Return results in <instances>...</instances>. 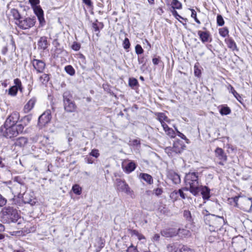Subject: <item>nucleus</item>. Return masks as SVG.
<instances>
[{
	"mask_svg": "<svg viewBox=\"0 0 252 252\" xmlns=\"http://www.w3.org/2000/svg\"><path fill=\"white\" fill-rule=\"evenodd\" d=\"M184 183L186 186L183 189L185 191H189L195 196L199 195V187L201 184L198 172H189L187 173L184 178Z\"/></svg>",
	"mask_w": 252,
	"mask_h": 252,
	"instance_id": "f257e3e1",
	"label": "nucleus"
},
{
	"mask_svg": "<svg viewBox=\"0 0 252 252\" xmlns=\"http://www.w3.org/2000/svg\"><path fill=\"white\" fill-rule=\"evenodd\" d=\"M19 218L17 210L12 207H5L1 211V218L4 223L15 222Z\"/></svg>",
	"mask_w": 252,
	"mask_h": 252,
	"instance_id": "f03ea898",
	"label": "nucleus"
},
{
	"mask_svg": "<svg viewBox=\"0 0 252 252\" xmlns=\"http://www.w3.org/2000/svg\"><path fill=\"white\" fill-rule=\"evenodd\" d=\"M205 223L211 227H215L217 230L220 229V227L225 223V220L222 217L214 215H209L205 219Z\"/></svg>",
	"mask_w": 252,
	"mask_h": 252,
	"instance_id": "7ed1b4c3",
	"label": "nucleus"
},
{
	"mask_svg": "<svg viewBox=\"0 0 252 252\" xmlns=\"http://www.w3.org/2000/svg\"><path fill=\"white\" fill-rule=\"evenodd\" d=\"M5 130L3 136L8 138H11L22 133L24 126L22 124H18L17 126H4Z\"/></svg>",
	"mask_w": 252,
	"mask_h": 252,
	"instance_id": "20e7f679",
	"label": "nucleus"
},
{
	"mask_svg": "<svg viewBox=\"0 0 252 252\" xmlns=\"http://www.w3.org/2000/svg\"><path fill=\"white\" fill-rule=\"evenodd\" d=\"M36 23V19L34 18H23L22 17L16 25L21 29L28 30L33 27Z\"/></svg>",
	"mask_w": 252,
	"mask_h": 252,
	"instance_id": "39448f33",
	"label": "nucleus"
},
{
	"mask_svg": "<svg viewBox=\"0 0 252 252\" xmlns=\"http://www.w3.org/2000/svg\"><path fill=\"white\" fill-rule=\"evenodd\" d=\"M64 109L67 112H73L76 108V106L72 100V97L69 92H65L63 95Z\"/></svg>",
	"mask_w": 252,
	"mask_h": 252,
	"instance_id": "423d86ee",
	"label": "nucleus"
},
{
	"mask_svg": "<svg viewBox=\"0 0 252 252\" xmlns=\"http://www.w3.org/2000/svg\"><path fill=\"white\" fill-rule=\"evenodd\" d=\"M116 189L118 191L124 192L126 194L132 195L133 191L130 189L128 184L125 181L120 179L116 181Z\"/></svg>",
	"mask_w": 252,
	"mask_h": 252,
	"instance_id": "0eeeda50",
	"label": "nucleus"
},
{
	"mask_svg": "<svg viewBox=\"0 0 252 252\" xmlns=\"http://www.w3.org/2000/svg\"><path fill=\"white\" fill-rule=\"evenodd\" d=\"M164 151L169 157H172L176 154L181 153L183 151V148L179 143H174L172 147H166Z\"/></svg>",
	"mask_w": 252,
	"mask_h": 252,
	"instance_id": "6e6552de",
	"label": "nucleus"
},
{
	"mask_svg": "<svg viewBox=\"0 0 252 252\" xmlns=\"http://www.w3.org/2000/svg\"><path fill=\"white\" fill-rule=\"evenodd\" d=\"M232 244L236 252H242L246 249V242L242 237L233 239Z\"/></svg>",
	"mask_w": 252,
	"mask_h": 252,
	"instance_id": "1a4fd4ad",
	"label": "nucleus"
},
{
	"mask_svg": "<svg viewBox=\"0 0 252 252\" xmlns=\"http://www.w3.org/2000/svg\"><path fill=\"white\" fill-rule=\"evenodd\" d=\"M181 232H184V234L187 235L189 234V231L185 229L179 228L177 230L173 228H170L167 230H164L161 231V234L163 236L168 237L176 236L177 234Z\"/></svg>",
	"mask_w": 252,
	"mask_h": 252,
	"instance_id": "9d476101",
	"label": "nucleus"
},
{
	"mask_svg": "<svg viewBox=\"0 0 252 252\" xmlns=\"http://www.w3.org/2000/svg\"><path fill=\"white\" fill-rule=\"evenodd\" d=\"M51 119V113L50 110L45 111L38 118V124L40 126H45Z\"/></svg>",
	"mask_w": 252,
	"mask_h": 252,
	"instance_id": "9b49d317",
	"label": "nucleus"
},
{
	"mask_svg": "<svg viewBox=\"0 0 252 252\" xmlns=\"http://www.w3.org/2000/svg\"><path fill=\"white\" fill-rule=\"evenodd\" d=\"M19 119V114L17 112H13L6 119L4 126H17L16 123Z\"/></svg>",
	"mask_w": 252,
	"mask_h": 252,
	"instance_id": "f8f14e48",
	"label": "nucleus"
},
{
	"mask_svg": "<svg viewBox=\"0 0 252 252\" xmlns=\"http://www.w3.org/2000/svg\"><path fill=\"white\" fill-rule=\"evenodd\" d=\"M33 11L37 17L39 25L43 27L45 25V20L44 18L43 11L39 6H35L33 7Z\"/></svg>",
	"mask_w": 252,
	"mask_h": 252,
	"instance_id": "ddd939ff",
	"label": "nucleus"
},
{
	"mask_svg": "<svg viewBox=\"0 0 252 252\" xmlns=\"http://www.w3.org/2000/svg\"><path fill=\"white\" fill-rule=\"evenodd\" d=\"M32 65L38 73H41L44 70L45 63L42 61L34 59L32 61Z\"/></svg>",
	"mask_w": 252,
	"mask_h": 252,
	"instance_id": "4468645a",
	"label": "nucleus"
},
{
	"mask_svg": "<svg viewBox=\"0 0 252 252\" xmlns=\"http://www.w3.org/2000/svg\"><path fill=\"white\" fill-rule=\"evenodd\" d=\"M201 192L203 200H209L210 198V189L206 186L200 185L199 187V193Z\"/></svg>",
	"mask_w": 252,
	"mask_h": 252,
	"instance_id": "2eb2a0df",
	"label": "nucleus"
},
{
	"mask_svg": "<svg viewBox=\"0 0 252 252\" xmlns=\"http://www.w3.org/2000/svg\"><path fill=\"white\" fill-rule=\"evenodd\" d=\"M197 33L200 39L203 43L208 42L211 41V35L208 32L198 31Z\"/></svg>",
	"mask_w": 252,
	"mask_h": 252,
	"instance_id": "dca6fc26",
	"label": "nucleus"
},
{
	"mask_svg": "<svg viewBox=\"0 0 252 252\" xmlns=\"http://www.w3.org/2000/svg\"><path fill=\"white\" fill-rule=\"evenodd\" d=\"M215 155L219 159L222 161H226L227 160V156L224 153V151L221 148H216L215 150Z\"/></svg>",
	"mask_w": 252,
	"mask_h": 252,
	"instance_id": "f3484780",
	"label": "nucleus"
},
{
	"mask_svg": "<svg viewBox=\"0 0 252 252\" xmlns=\"http://www.w3.org/2000/svg\"><path fill=\"white\" fill-rule=\"evenodd\" d=\"M36 101V99L35 97H32L30 99L24 106L25 112H29L34 107Z\"/></svg>",
	"mask_w": 252,
	"mask_h": 252,
	"instance_id": "a211bd4d",
	"label": "nucleus"
},
{
	"mask_svg": "<svg viewBox=\"0 0 252 252\" xmlns=\"http://www.w3.org/2000/svg\"><path fill=\"white\" fill-rule=\"evenodd\" d=\"M167 5L169 10H172L173 8L174 10L180 9L182 7V4L179 1H168Z\"/></svg>",
	"mask_w": 252,
	"mask_h": 252,
	"instance_id": "6ab92c4d",
	"label": "nucleus"
},
{
	"mask_svg": "<svg viewBox=\"0 0 252 252\" xmlns=\"http://www.w3.org/2000/svg\"><path fill=\"white\" fill-rule=\"evenodd\" d=\"M156 115L158 117V120L160 122L162 126L163 124H166L165 122L170 123V120L163 113H157Z\"/></svg>",
	"mask_w": 252,
	"mask_h": 252,
	"instance_id": "aec40b11",
	"label": "nucleus"
},
{
	"mask_svg": "<svg viewBox=\"0 0 252 252\" xmlns=\"http://www.w3.org/2000/svg\"><path fill=\"white\" fill-rule=\"evenodd\" d=\"M252 208V198H245L244 201V206L243 209L246 212H250Z\"/></svg>",
	"mask_w": 252,
	"mask_h": 252,
	"instance_id": "412c9836",
	"label": "nucleus"
},
{
	"mask_svg": "<svg viewBox=\"0 0 252 252\" xmlns=\"http://www.w3.org/2000/svg\"><path fill=\"white\" fill-rule=\"evenodd\" d=\"M162 127L166 134L170 138H173L175 137L176 134L175 131L172 128L169 127L167 124H163Z\"/></svg>",
	"mask_w": 252,
	"mask_h": 252,
	"instance_id": "4be33fe9",
	"label": "nucleus"
},
{
	"mask_svg": "<svg viewBox=\"0 0 252 252\" xmlns=\"http://www.w3.org/2000/svg\"><path fill=\"white\" fill-rule=\"evenodd\" d=\"M28 141V140L26 137H21L16 140L15 144L16 146L23 147L27 145Z\"/></svg>",
	"mask_w": 252,
	"mask_h": 252,
	"instance_id": "5701e85b",
	"label": "nucleus"
},
{
	"mask_svg": "<svg viewBox=\"0 0 252 252\" xmlns=\"http://www.w3.org/2000/svg\"><path fill=\"white\" fill-rule=\"evenodd\" d=\"M10 13L15 20V24L16 25L18 23V21H19L22 17L21 16L18 11L16 9H12L10 11Z\"/></svg>",
	"mask_w": 252,
	"mask_h": 252,
	"instance_id": "b1692460",
	"label": "nucleus"
},
{
	"mask_svg": "<svg viewBox=\"0 0 252 252\" xmlns=\"http://www.w3.org/2000/svg\"><path fill=\"white\" fill-rule=\"evenodd\" d=\"M136 168L135 164L134 162H129L125 167L124 171L126 173H129L134 170Z\"/></svg>",
	"mask_w": 252,
	"mask_h": 252,
	"instance_id": "393cba45",
	"label": "nucleus"
},
{
	"mask_svg": "<svg viewBox=\"0 0 252 252\" xmlns=\"http://www.w3.org/2000/svg\"><path fill=\"white\" fill-rule=\"evenodd\" d=\"M179 252H195V251L187 245L179 244Z\"/></svg>",
	"mask_w": 252,
	"mask_h": 252,
	"instance_id": "a878e982",
	"label": "nucleus"
},
{
	"mask_svg": "<svg viewBox=\"0 0 252 252\" xmlns=\"http://www.w3.org/2000/svg\"><path fill=\"white\" fill-rule=\"evenodd\" d=\"M141 178L149 184L153 183V180L152 177L146 173H141L140 175Z\"/></svg>",
	"mask_w": 252,
	"mask_h": 252,
	"instance_id": "bb28decb",
	"label": "nucleus"
},
{
	"mask_svg": "<svg viewBox=\"0 0 252 252\" xmlns=\"http://www.w3.org/2000/svg\"><path fill=\"white\" fill-rule=\"evenodd\" d=\"M47 44L46 38L44 37H41L38 42L39 46L42 49H45L47 47Z\"/></svg>",
	"mask_w": 252,
	"mask_h": 252,
	"instance_id": "cd10ccee",
	"label": "nucleus"
},
{
	"mask_svg": "<svg viewBox=\"0 0 252 252\" xmlns=\"http://www.w3.org/2000/svg\"><path fill=\"white\" fill-rule=\"evenodd\" d=\"M228 89L229 90V92L233 94L234 96L237 99V100L241 102V96L234 90V88L231 85H230L229 86Z\"/></svg>",
	"mask_w": 252,
	"mask_h": 252,
	"instance_id": "c85d7f7f",
	"label": "nucleus"
},
{
	"mask_svg": "<svg viewBox=\"0 0 252 252\" xmlns=\"http://www.w3.org/2000/svg\"><path fill=\"white\" fill-rule=\"evenodd\" d=\"M218 239V235L217 232H214L211 233L208 236L207 241L210 243H214Z\"/></svg>",
	"mask_w": 252,
	"mask_h": 252,
	"instance_id": "c756f323",
	"label": "nucleus"
},
{
	"mask_svg": "<svg viewBox=\"0 0 252 252\" xmlns=\"http://www.w3.org/2000/svg\"><path fill=\"white\" fill-rule=\"evenodd\" d=\"M167 250L169 252H179V244L169 245L167 246Z\"/></svg>",
	"mask_w": 252,
	"mask_h": 252,
	"instance_id": "7c9ffc66",
	"label": "nucleus"
},
{
	"mask_svg": "<svg viewBox=\"0 0 252 252\" xmlns=\"http://www.w3.org/2000/svg\"><path fill=\"white\" fill-rule=\"evenodd\" d=\"M170 178L173 182L175 184H179L181 182L180 176L176 173L171 174Z\"/></svg>",
	"mask_w": 252,
	"mask_h": 252,
	"instance_id": "2f4dec72",
	"label": "nucleus"
},
{
	"mask_svg": "<svg viewBox=\"0 0 252 252\" xmlns=\"http://www.w3.org/2000/svg\"><path fill=\"white\" fill-rule=\"evenodd\" d=\"M220 113L221 115H227L231 113V109L226 106H222L220 110Z\"/></svg>",
	"mask_w": 252,
	"mask_h": 252,
	"instance_id": "473e14b6",
	"label": "nucleus"
},
{
	"mask_svg": "<svg viewBox=\"0 0 252 252\" xmlns=\"http://www.w3.org/2000/svg\"><path fill=\"white\" fill-rule=\"evenodd\" d=\"M184 190L183 189V188L181 189H179L177 190H174L171 193V196L173 197L174 195H177L178 193L180 194V196L182 199H185L186 196L185 194L184 193L183 191Z\"/></svg>",
	"mask_w": 252,
	"mask_h": 252,
	"instance_id": "72a5a7b5",
	"label": "nucleus"
},
{
	"mask_svg": "<svg viewBox=\"0 0 252 252\" xmlns=\"http://www.w3.org/2000/svg\"><path fill=\"white\" fill-rule=\"evenodd\" d=\"M39 81L42 84H46L49 80V77L47 74H43L39 77Z\"/></svg>",
	"mask_w": 252,
	"mask_h": 252,
	"instance_id": "f704fd0d",
	"label": "nucleus"
},
{
	"mask_svg": "<svg viewBox=\"0 0 252 252\" xmlns=\"http://www.w3.org/2000/svg\"><path fill=\"white\" fill-rule=\"evenodd\" d=\"M158 210L163 214H165L168 213V209L166 207V205L162 203H160L158 207Z\"/></svg>",
	"mask_w": 252,
	"mask_h": 252,
	"instance_id": "c9c22d12",
	"label": "nucleus"
},
{
	"mask_svg": "<svg viewBox=\"0 0 252 252\" xmlns=\"http://www.w3.org/2000/svg\"><path fill=\"white\" fill-rule=\"evenodd\" d=\"M228 47L233 51L237 50V46L235 42L232 39H228L227 42Z\"/></svg>",
	"mask_w": 252,
	"mask_h": 252,
	"instance_id": "e433bc0d",
	"label": "nucleus"
},
{
	"mask_svg": "<svg viewBox=\"0 0 252 252\" xmlns=\"http://www.w3.org/2000/svg\"><path fill=\"white\" fill-rule=\"evenodd\" d=\"M18 87L13 86L9 88L8 91V94L11 96H15L17 94L18 92Z\"/></svg>",
	"mask_w": 252,
	"mask_h": 252,
	"instance_id": "4c0bfd02",
	"label": "nucleus"
},
{
	"mask_svg": "<svg viewBox=\"0 0 252 252\" xmlns=\"http://www.w3.org/2000/svg\"><path fill=\"white\" fill-rule=\"evenodd\" d=\"M184 217L188 221L191 222L192 221L190 212L189 210H184L183 213Z\"/></svg>",
	"mask_w": 252,
	"mask_h": 252,
	"instance_id": "58836bf2",
	"label": "nucleus"
},
{
	"mask_svg": "<svg viewBox=\"0 0 252 252\" xmlns=\"http://www.w3.org/2000/svg\"><path fill=\"white\" fill-rule=\"evenodd\" d=\"M194 74L195 76L200 77L201 74V70L198 67V63H196L194 66Z\"/></svg>",
	"mask_w": 252,
	"mask_h": 252,
	"instance_id": "ea45409f",
	"label": "nucleus"
},
{
	"mask_svg": "<svg viewBox=\"0 0 252 252\" xmlns=\"http://www.w3.org/2000/svg\"><path fill=\"white\" fill-rule=\"evenodd\" d=\"M65 70L68 74L73 75L75 73L74 68L71 65H67L65 67Z\"/></svg>",
	"mask_w": 252,
	"mask_h": 252,
	"instance_id": "a19ab883",
	"label": "nucleus"
},
{
	"mask_svg": "<svg viewBox=\"0 0 252 252\" xmlns=\"http://www.w3.org/2000/svg\"><path fill=\"white\" fill-rule=\"evenodd\" d=\"M128 84L131 87L133 88L137 85L138 81L135 78H129Z\"/></svg>",
	"mask_w": 252,
	"mask_h": 252,
	"instance_id": "79ce46f5",
	"label": "nucleus"
},
{
	"mask_svg": "<svg viewBox=\"0 0 252 252\" xmlns=\"http://www.w3.org/2000/svg\"><path fill=\"white\" fill-rule=\"evenodd\" d=\"M219 33L222 37L226 36L228 34V31L226 28H222L220 30Z\"/></svg>",
	"mask_w": 252,
	"mask_h": 252,
	"instance_id": "37998d69",
	"label": "nucleus"
},
{
	"mask_svg": "<svg viewBox=\"0 0 252 252\" xmlns=\"http://www.w3.org/2000/svg\"><path fill=\"white\" fill-rule=\"evenodd\" d=\"M217 24L219 26H222L224 25V20L222 17L221 15H218L217 16Z\"/></svg>",
	"mask_w": 252,
	"mask_h": 252,
	"instance_id": "c03bdc74",
	"label": "nucleus"
},
{
	"mask_svg": "<svg viewBox=\"0 0 252 252\" xmlns=\"http://www.w3.org/2000/svg\"><path fill=\"white\" fill-rule=\"evenodd\" d=\"M123 47L125 49H128L130 47V42L127 38H126L124 40Z\"/></svg>",
	"mask_w": 252,
	"mask_h": 252,
	"instance_id": "a18cd8bd",
	"label": "nucleus"
},
{
	"mask_svg": "<svg viewBox=\"0 0 252 252\" xmlns=\"http://www.w3.org/2000/svg\"><path fill=\"white\" fill-rule=\"evenodd\" d=\"M135 52L137 54H141L143 52V50L141 45L137 44L135 47Z\"/></svg>",
	"mask_w": 252,
	"mask_h": 252,
	"instance_id": "49530a36",
	"label": "nucleus"
},
{
	"mask_svg": "<svg viewBox=\"0 0 252 252\" xmlns=\"http://www.w3.org/2000/svg\"><path fill=\"white\" fill-rule=\"evenodd\" d=\"M7 203L6 199L0 194V207L4 206Z\"/></svg>",
	"mask_w": 252,
	"mask_h": 252,
	"instance_id": "de8ad7c7",
	"label": "nucleus"
},
{
	"mask_svg": "<svg viewBox=\"0 0 252 252\" xmlns=\"http://www.w3.org/2000/svg\"><path fill=\"white\" fill-rule=\"evenodd\" d=\"M175 127V129L176 130V131H177V135L179 137H180L181 138H182V139H184L185 140H188V139H187V138L186 137V136L182 133H181V132H180L178 129L177 128V127Z\"/></svg>",
	"mask_w": 252,
	"mask_h": 252,
	"instance_id": "09e8293b",
	"label": "nucleus"
},
{
	"mask_svg": "<svg viewBox=\"0 0 252 252\" xmlns=\"http://www.w3.org/2000/svg\"><path fill=\"white\" fill-rule=\"evenodd\" d=\"M90 155L96 158H98L99 156L98 150L97 149L93 150L92 152L90 153Z\"/></svg>",
	"mask_w": 252,
	"mask_h": 252,
	"instance_id": "8fccbe9b",
	"label": "nucleus"
},
{
	"mask_svg": "<svg viewBox=\"0 0 252 252\" xmlns=\"http://www.w3.org/2000/svg\"><path fill=\"white\" fill-rule=\"evenodd\" d=\"M127 252H138L137 250L136 247H134L133 245H130L128 247H127L126 249Z\"/></svg>",
	"mask_w": 252,
	"mask_h": 252,
	"instance_id": "3c124183",
	"label": "nucleus"
},
{
	"mask_svg": "<svg viewBox=\"0 0 252 252\" xmlns=\"http://www.w3.org/2000/svg\"><path fill=\"white\" fill-rule=\"evenodd\" d=\"M27 195H28L27 194H24V199L25 203L31 204L32 205H33L34 204H35V201L34 200H33L32 199H30L29 200H26V198H27Z\"/></svg>",
	"mask_w": 252,
	"mask_h": 252,
	"instance_id": "603ef678",
	"label": "nucleus"
},
{
	"mask_svg": "<svg viewBox=\"0 0 252 252\" xmlns=\"http://www.w3.org/2000/svg\"><path fill=\"white\" fill-rule=\"evenodd\" d=\"M133 233L138 238L139 240L145 239V237L141 234L139 233L138 231L134 230Z\"/></svg>",
	"mask_w": 252,
	"mask_h": 252,
	"instance_id": "864d4df0",
	"label": "nucleus"
},
{
	"mask_svg": "<svg viewBox=\"0 0 252 252\" xmlns=\"http://www.w3.org/2000/svg\"><path fill=\"white\" fill-rule=\"evenodd\" d=\"M92 28L94 32H95L97 36H98V34L99 32V28L97 25L95 23H93L92 25Z\"/></svg>",
	"mask_w": 252,
	"mask_h": 252,
	"instance_id": "5fc2aeb1",
	"label": "nucleus"
},
{
	"mask_svg": "<svg viewBox=\"0 0 252 252\" xmlns=\"http://www.w3.org/2000/svg\"><path fill=\"white\" fill-rule=\"evenodd\" d=\"M143 43L144 44V45H146V46L145 47L147 49H148V50H150L151 48V44L149 43V42L148 41L147 39H145L143 41Z\"/></svg>",
	"mask_w": 252,
	"mask_h": 252,
	"instance_id": "6e6d98bb",
	"label": "nucleus"
},
{
	"mask_svg": "<svg viewBox=\"0 0 252 252\" xmlns=\"http://www.w3.org/2000/svg\"><path fill=\"white\" fill-rule=\"evenodd\" d=\"M46 147L47 150L48 151L47 152L48 154L51 153L53 152L54 149V147L50 144H47L46 146Z\"/></svg>",
	"mask_w": 252,
	"mask_h": 252,
	"instance_id": "4d7b16f0",
	"label": "nucleus"
},
{
	"mask_svg": "<svg viewBox=\"0 0 252 252\" xmlns=\"http://www.w3.org/2000/svg\"><path fill=\"white\" fill-rule=\"evenodd\" d=\"M72 189L75 194H79V186L78 185L73 186Z\"/></svg>",
	"mask_w": 252,
	"mask_h": 252,
	"instance_id": "13d9d810",
	"label": "nucleus"
},
{
	"mask_svg": "<svg viewBox=\"0 0 252 252\" xmlns=\"http://www.w3.org/2000/svg\"><path fill=\"white\" fill-rule=\"evenodd\" d=\"M15 86H17L18 88L20 89L21 86V82L19 79H16L14 80Z\"/></svg>",
	"mask_w": 252,
	"mask_h": 252,
	"instance_id": "bf43d9fd",
	"label": "nucleus"
},
{
	"mask_svg": "<svg viewBox=\"0 0 252 252\" xmlns=\"http://www.w3.org/2000/svg\"><path fill=\"white\" fill-rule=\"evenodd\" d=\"M132 144L133 146H136L140 144V141L138 139H134L132 141Z\"/></svg>",
	"mask_w": 252,
	"mask_h": 252,
	"instance_id": "052dcab7",
	"label": "nucleus"
},
{
	"mask_svg": "<svg viewBox=\"0 0 252 252\" xmlns=\"http://www.w3.org/2000/svg\"><path fill=\"white\" fill-rule=\"evenodd\" d=\"M152 61H153V63L155 65H157L160 62V59H159V58H154L153 59Z\"/></svg>",
	"mask_w": 252,
	"mask_h": 252,
	"instance_id": "680f3d73",
	"label": "nucleus"
},
{
	"mask_svg": "<svg viewBox=\"0 0 252 252\" xmlns=\"http://www.w3.org/2000/svg\"><path fill=\"white\" fill-rule=\"evenodd\" d=\"M160 236L158 234H155L153 237L152 240L153 241H158L159 239Z\"/></svg>",
	"mask_w": 252,
	"mask_h": 252,
	"instance_id": "e2e57ef3",
	"label": "nucleus"
},
{
	"mask_svg": "<svg viewBox=\"0 0 252 252\" xmlns=\"http://www.w3.org/2000/svg\"><path fill=\"white\" fill-rule=\"evenodd\" d=\"M190 10L191 11V17L193 18L194 19H197L196 12L195 11V10L190 9Z\"/></svg>",
	"mask_w": 252,
	"mask_h": 252,
	"instance_id": "0e129e2a",
	"label": "nucleus"
},
{
	"mask_svg": "<svg viewBox=\"0 0 252 252\" xmlns=\"http://www.w3.org/2000/svg\"><path fill=\"white\" fill-rule=\"evenodd\" d=\"M72 49L75 50V51H78L79 50V44L75 43H74L72 45Z\"/></svg>",
	"mask_w": 252,
	"mask_h": 252,
	"instance_id": "69168bd1",
	"label": "nucleus"
},
{
	"mask_svg": "<svg viewBox=\"0 0 252 252\" xmlns=\"http://www.w3.org/2000/svg\"><path fill=\"white\" fill-rule=\"evenodd\" d=\"M170 10V11L171 12V13H172V14L175 18H176L179 15L177 12L176 11V10H174V8L172 9V10Z\"/></svg>",
	"mask_w": 252,
	"mask_h": 252,
	"instance_id": "338daca9",
	"label": "nucleus"
},
{
	"mask_svg": "<svg viewBox=\"0 0 252 252\" xmlns=\"http://www.w3.org/2000/svg\"><path fill=\"white\" fill-rule=\"evenodd\" d=\"M208 229L210 230V231L211 232V233H213L214 232H217L218 230H217L216 229H215V227H211V226H209Z\"/></svg>",
	"mask_w": 252,
	"mask_h": 252,
	"instance_id": "774afa93",
	"label": "nucleus"
}]
</instances>
